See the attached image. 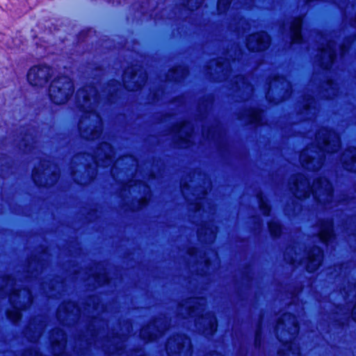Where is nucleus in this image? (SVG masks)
<instances>
[{
	"label": "nucleus",
	"instance_id": "56",
	"mask_svg": "<svg viewBox=\"0 0 356 356\" xmlns=\"http://www.w3.org/2000/svg\"><path fill=\"white\" fill-rule=\"evenodd\" d=\"M202 197H197V200H198V199H202Z\"/></svg>",
	"mask_w": 356,
	"mask_h": 356
},
{
	"label": "nucleus",
	"instance_id": "10",
	"mask_svg": "<svg viewBox=\"0 0 356 356\" xmlns=\"http://www.w3.org/2000/svg\"><path fill=\"white\" fill-rule=\"evenodd\" d=\"M191 340L185 335L173 336L166 344L168 356H191L192 353Z\"/></svg>",
	"mask_w": 356,
	"mask_h": 356
},
{
	"label": "nucleus",
	"instance_id": "55",
	"mask_svg": "<svg viewBox=\"0 0 356 356\" xmlns=\"http://www.w3.org/2000/svg\"><path fill=\"white\" fill-rule=\"evenodd\" d=\"M111 173H112L113 175L114 174V168H112Z\"/></svg>",
	"mask_w": 356,
	"mask_h": 356
},
{
	"label": "nucleus",
	"instance_id": "50",
	"mask_svg": "<svg viewBox=\"0 0 356 356\" xmlns=\"http://www.w3.org/2000/svg\"><path fill=\"white\" fill-rule=\"evenodd\" d=\"M197 210L201 209L200 202H197Z\"/></svg>",
	"mask_w": 356,
	"mask_h": 356
},
{
	"label": "nucleus",
	"instance_id": "26",
	"mask_svg": "<svg viewBox=\"0 0 356 356\" xmlns=\"http://www.w3.org/2000/svg\"><path fill=\"white\" fill-rule=\"evenodd\" d=\"M243 118L249 124L255 125H262L264 124L262 111L257 108H252L245 111Z\"/></svg>",
	"mask_w": 356,
	"mask_h": 356
},
{
	"label": "nucleus",
	"instance_id": "3",
	"mask_svg": "<svg viewBox=\"0 0 356 356\" xmlns=\"http://www.w3.org/2000/svg\"><path fill=\"white\" fill-rule=\"evenodd\" d=\"M315 143V145L304 149L300 155L302 165L313 171L321 168L325 154H334L338 150L340 138L334 131L322 128L316 135Z\"/></svg>",
	"mask_w": 356,
	"mask_h": 356
},
{
	"label": "nucleus",
	"instance_id": "46",
	"mask_svg": "<svg viewBox=\"0 0 356 356\" xmlns=\"http://www.w3.org/2000/svg\"><path fill=\"white\" fill-rule=\"evenodd\" d=\"M203 234L207 235V231L204 232V229H201V230L199 231V236H200V238L202 237Z\"/></svg>",
	"mask_w": 356,
	"mask_h": 356
},
{
	"label": "nucleus",
	"instance_id": "21",
	"mask_svg": "<svg viewBox=\"0 0 356 356\" xmlns=\"http://www.w3.org/2000/svg\"><path fill=\"white\" fill-rule=\"evenodd\" d=\"M215 65V69L213 70L215 73L220 74L218 77L219 81L226 80L230 76L232 64L228 60L212 61L209 68L212 70Z\"/></svg>",
	"mask_w": 356,
	"mask_h": 356
},
{
	"label": "nucleus",
	"instance_id": "45",
	"mask_svg": "<svg viewBox=\"0 0 356 356\" xmlns=\"http://www.w3.org/2000/svg\"><path fill=\"white\" fill-rule=\"evenodd\" d=\"M124 160H131L133 163H135V161L131 157H124V158L122 159L121 160L117 161L115 165H119L121 161H124Z\"/></svg>",
	"mask_w": 356,
	"mask_h": 356
},
{
	"label": "nucleus",
	"instance_id": "51",
	"mask_svg": "<svg viewBox=\"0 0 356 356\" xmlns=\"http://www.w3.org/2000/svg\"><path fill=\"white\" fill-rule=\"evenodd\" d=\"M258 338H259V333L257 332V335H256V342H257Z\"/></svg>",
	"mask_w": 356,
	"mask_h": 356
},
{
	"label": "nucleus",
	"instance_id": "7",
	"mask_svg": "<svg viewBox=\"0 0 356 356\" xmlns=\"http://www.w3.org/2000/svg\"><path fill=\"white\" fill-rule=\"evenodd\" d=\"M3 282L5 285L1 289V293L9 296L10 302L12 305V309L7 312L8 318L16 323L22 317L21 312L32 304L31 293L29 289H17L15 288L16 282L11 277L3 280Z\"/></svg>",
	"mask_w": 356,
	"mask_h": 356
},
{
	"label": "nucleus",
	"instance_id": "9",
	"mask_svg": "<svg viewBox=\"0 0 356 356\" xmlns=\"http://www.w3.org/2000/svg\"><path fill=\"white\" fill-rule=\"evenodd\" d=\"M58 170L56 165L49 160L41 161L40 166L35 168L33 171V179L40 186L53 185L58 179Z\"/></svg>",
	"mask_w": 356,
	"mask_h": 356
},
{
	"label": "nucleus",
	"instance_id": "27",
	"mask_svg": "<svg viewBox=\"0 0 356 356\" xmlns=\"http://www.w3.org/2000/svg\"><path fill=\"white\" fill-rule=\"evenodd\" d=\"M316 102L313 96L308 95L305 97L303 99V111L302 115H311V117H307V119H312L316 115Z\"/></svg>",
	"mask_w": 356,
	"mask_h": 356
},
{
	"label": "nucleus",
	"instance_id": "54",
	"mask_svg": "<svg viewBox=\"0 0 356 356\" xmlns=\"http://www.w3.org/2000/svg\"><path fill=\"white\" fill-rule=\"evenodd\" d=\"M138 356H143L141 353H138Z\"/></svg>",
	"mask_w": 356,
	"mask_h": 356
},
{
	"label": "nucleus",
	"instance_id": "38",
	"mask_svg": "<svg viewBox=\"0 0 356 356\" xmlns=\"http://www.w3.org/2000/svg\"><path fill=\"white\" fill-rule=\"evenodd\" d=\"M95 280L99 284H104L108 283V277L105 272L102 273V278L97 277H95Z\"/></svg>",
	"mask_w": 356,
	"mask_h": 356
},
{
	"label": "nucleus",
	"instance_id": "2",
	"mask_svg": "<svg viewBox=\"0 0 356 356\" xmlns=\"http://www.w3.org/2000/svg\"><path fill=\"white\" fill-rule=\"evenodd\" d=\"M113 149L107 143H102L95 154L75 156L72 164L76 165L78 169L72 170L74 181L81 185L88 184L94 179L97 166L108 167L113 164Z\"/></svg>",
	"mask_w": 356,
	"mask_h": 356
},
{
	"label": "nucleus",
	"instance_id": "33",
	"mask_svg": "<svg viewBox=\"0 0 356 356\" xmlns=\"http://www.w3.org/2000/svg\"><path fill=\"white\" fill-rule=\"evenodd\" d=\"M259 204L261 211L265 216H268L270 211V208L266 200L261 195H258Z\"/></svg>",
	"mask_w": 356,
	"mask_h": 356
},
{
	"label": "nucleus",
	"instance_id": "14",
	"mask_svg": "<svg viewBox=\"0 0 356 356\" xmlns=\"http://www.w3.org/2000/svg\"><path fill=\"white\" fill-rule=\"evenodd\" d=\"M147 80V75L143 72H136L134 68L128 69L124 72L123 82L124 86L129 90H138Z\"/></svg>",
	"mask_w": 356,
	"mask_h": 356
},
{
	"label": "nucleus",
	"instance_id": "52",
	"mask_svg": "<svg viewBox=\"0 0 356 356\" xmlns=\"http://www.w3.org/2000/svg\"><path fill=\"white\" fill-rule=\"evenodd\" d=\"M107 99H108V102H111L112 101L111 97H108Z\"/></svg>",
	"mask_w": 356,
	"mask_h": 356
},
{
	"label": "nucleus",
	"instance_id": "5",
	"mask_svg": "<svg viewBox=\"0 0 356 356\" xmlns=\"http://www.w3.org/2000/svg\"><path fill=\"white\" fill-rule=\"evenodd\" d=\"M206 300L203 298H193L180 305L179 314L183 318H195L198 332L205 336L212 335L217 330V320L211 312H205Z\"/></svg>",
	"mask_w": 356,
	"mask_h": 356
},
{
	"label": "nucleus",
	"instance_id": "15",
	"mask_svg": "<svg viewBox=\"0 0 356 356\" xmlns=\"http://www.w3.org/2000/svg\"><path fill=\"white\" fill-rule=\"evenodd\" d=\"M270 37L265 32L250 35L247 40V47L252 51H263L270 44Z\"/></svg>",
	"mask_w": 356,
	"mask_h": 356
},
{
	"label": "nucleus",
	"instance_id": "24",
	"mask_svg": "<svg viewBox=\"0 0 356 356\" xmlns=\"http://www.w3.org/2000/svg\"><path fill=\"white\" fill-rule=\"evenodd\" d=\"M51 341L54 350L58 347L60 351L63 352L64 350L66 343V335L63 330L60 329L54 330L51 334Z\"/></svg>",
	"mask_w": 356,
	"mask_h": 356
},
{
	"label": "nucleus",
	"instance_id": "18",
	"mask_svg": "<svg viewBox=\"0 0 356 356\" xmlns=\"http://www.w3.org/2000/svg\"><path fill=\"white\" fill-rule=\"evenodd\" d=\"M318 227V240L322 243L328 245L334 238L332 221L331 220L320 221Z\"/></svg>",
	"mask_w": 356,
	"mask_h": 356
},
{
	"label": "nucleus",
	"instance_id": "43",
	"mask_svg": "<svg viewBox=\"0 0 356 356\" xmlns=\"http://www.w3.org/2000/svg\"><path fill=\"white\" fill-rule=\"evenodd\" d=\"M188 190V186L187 184L181 185V193L186 198H188V193H187Z\"/></svg>",
	"mask_w": 356,
	"mask_h": 356
},
{
	"label": "nucleus",
	"instance_id": "49",
	"mask_svg": "<svg viewBox=\"0 0 356 356\" xmlns=\"http://www.w3.org/2000/svg\"><path fill=\"white\" fill-rule=\"evenodd\" d=\"M147 200H146V197L145 198H143V202H142V204H141V207L144 206L145 204H147Z\"/></svg>",
	"mask_w": 356,
	"mask_h": 356
},
{
	"label": "nucleus",
	"instance_id": "28",
	"mask_svg": "<svg viewBox=\"0 0 356 356\" xmlns=\"http://www.w3.org/2000/svg\"><path fill=\"white\" fill-rule=\"evenodd\" d=\"M234 83L235 87L239 91L245 92L247 95H251L253 92V88L250 84L248 79L243 76H237L234 78Z\"/></svg>",
	"mask_w": 356,
	"mask_h": 356
},
{
	"label": "nucleus",
	"instance_id": "47",
	"mask_svg": "<svg viewBox=\"0 0 356 356\" xmlns=\"http://www.w3.org/2000/svg\"><path fill=\"white\" fill-rule=\"evenodd\" d=\"M342 196H343V197L339 201L347 204L348 202H347V199H346V195H343Z\"/></svg>",
	"mask_w": 356,
	"mask_h": 356
},
{
	"label": "nucleus",
	"instance_id": "16",
	"mask_svg": "<svg viewBox=\"0 0 356 356\" xmlns=\"http://www.w3.org/2000/svg\"><path fill=\"white\" fill-rule=\"evenodd\" d=\"M322 259L323 252L321 249L318 247H315L307 252L305 258L300 261L299 263L305 265L307 271L313 272L319 267Z\"/></svg>",
	"mask_w": 356,
	"mask_h": 356
},
{
	"label": "nucleus",
	"instance_id": "1",
	"mask_svg": "<svg viewBox=\"0 0 356 356\" xmlns=\"http://www.w3.org/2000/svg\"><path fill=\"white\" fill-rule=\"evenodd\" d=\"M76 99L82 112L79 124L81 137L92 140L98 138L102 134V122L95 108L102 99V95L98 93L95 87L88 86L77 92Z\"/></svg>",
	"mask_w": 356,
	"mask_h": 356
},
{
	"label": "nucleus",
	"instance_id": "30",
	"mask_svg": "<svg viewBox=\"0 0 356 356\" xmlns=\"http://www.w3.org/2000/svg\"><path fill=\"white\" fill-rule=\"evenodd\" d=\"M269 231L272 236H278L282 233V226L277 220H272L268 222Z\"/></svg>",
	"mask_w": 356,
	"mask_h": 356
},
{
	"label": "nucleus",
	"instance_id": "37",
	"mask_svg": "<svg viewBox=\"0 0 356 356\" xmlns=\"http://www.w3.org/2000/svg\"><path fill=\"white\" fill-rule=\"evenodd\" d=\"M231 3L230 0H218V10L222 13H224L228 8Z\"/></svg>",
	"mask_w": 356,
	"mask_h": 356
},
{
	"label": "nucleus",
	"instance_id": "29",
	"mask_svg": "<svg viewBox=\"0 0 356 356\" xmlns=\"http://www.w3.org/2000/svg\"><path fill=\"white\" fill-rule=\"evenodd\" d=\"M76 312V314L79 313V309L76 307L74 302H68L60 305L58 309V318L60 320L63 319V313L66 314L67 316L72 314Z\"/></svg>",
	"mask_w": 356,
	"mask_h": 356
},
{
	"label": "nucleus",
	"instance_id": "11",
	"mask_svg": "<svg viewBox=\"0 0 356 356\" xmlns=\"http://www.w3.org/2000/svg\"><path fill=\"white\" fill-rule=\"evenodd\" d=\"M321 40L322 42L319 47V65L323 68L329 70L337 57L336 42L323 35H321Z\"/></svg>",
	"mask_w": 356,
	"mask_h": 356
},
{
	"label": "nucleus",
	"instance_id": "12",
	"mask_svg": "<svg viewBox=\"0 0 356 356\" xmlns=\"http://www.w3.org/2000/svg\"><path fill=\"white\" fill-rule=\"evenodd\" d=\"M53 74V70L47 65H37L31 67L27 74L30 84L33 86L42 87Z\"/></svg>",
	"mask_w": 356,
	"mask_h": 356
},
{
	"label": "nucleus",
	"instance_id": "31",
	"mask_svg": "<svg viewBox=\"0 0 356 356\" xmlns=\"http://www.w3.org/2000/svg\"><path fill=\"white\" fill-rule=\"evenodd\" d=\"M342 293L346 300L356 298V282L349 283L347 288L343 289Z\"/></svg>",
	"mask_w": 356,
	"mask_h": 356
},
{
	"label": "nucleus",
	"instance_id": "25",
	"mask_svg": "<svg viewBox=\"0 0 356 356\" xmlns=\"http://www.w3.org/2000/svg\"><path fill=\"white\" fill-rule=\"evenodd\" d=\"M33 132V131L29 129L20 136L19 148L23 149L24 152H29L31 148L35 147L34 144L35 143V140Z\"/></svg>",
	"mask_w": 356,
	"mask_h": 356
},
{
	"label": "nucleus",
	"instance_id": "35",
	"mask_svg": "<svg viewBox=\"0 0 356 356\" xmlns=\"http://www.w3.org/2000/svg\"><path fill=\"white\" fill-rule=\"evenodd\" d=\"M327 86L328 87L329 90H330L331 94H329L326 96V98L331 99L333 97L336 96L337 94V88L334 83H333L332 81H329L327 83Z\"/></svg>",
	"mask_w": 356,
	"mask_h": 356
},
{
	"label": "nucleus",
	"instance_id": "39",
	"mask_svg": "<svg viewBox=\"0 0 356 356\" xmlns=\"http://www.w3.org/2000/svg\"><path fill=\"white\" fill-rule=\"evenodd\" d=\"M23 356H42V355L36 348H32L26 350Z\"/></svg>",
	"mask_w": 356,
	"mask_h": 356
},
{
	"label": "nucleus",
	"instance_id": "19",
	"mask_svg": "<svg viewBox=\"0 0 356 356\" xmlns=\"http://www.w3.org/2000/svg\"><path fill=\"white\" fill-rule=\"evenodd\" d=\"M302 22V18L297 17L284 27V29L288 31L292 43H301L302 41L301 35Z\"/></svg>",
	"mask_w": 356,
	"mask_h": 356
},
{
	"label": "nucleus",
	"instance_id": "41",
	"mask_svg": "<svg viewBox=\"0 0 356 356\" xmlns=\"http://www.w3.org/2000/svg\"><path fill=\"white\" fill-rule=\"evenodd\" d=\"M348 47L346 44H343L342 46L340 47L339 52H340V56L341 58L344 56V54L348 51Z\"/></svg>",
	"mask_w": 356,
	"mask_h": 356
},
{
	"label": "nucleus",
	"instance_id": "32",
	"mask_svg": "<svg viewBox=\"0 0 356 356\" xmlns=\"http://www.w3.org/2000/svg\"><path fill=\"white\" fill-rule=\"evenodd\" d=\"M127 188H129V189H131L133 191H134V188H139L140 189L142 188L143 190V192L145 193H149V186L143 181H139L138 184L136 183V181H129L127 186Z\"/></svg>",
	"mask_w": 356,
	"mask_h": 356
},
{
	"label": "nucleus",
	"instance_id": "44",
	"mask_svg": "<svg viewBox=\"0 0 356 356\" xmlns=\"http://www.w3.org/2000/svg\"><path fill=\"white\" fill-rule=\"evenodd\" d=\"M285 259L291 264H296L298 262V256L296 255V258L289 259L286 256L285 257Z\"/></svg>",
	"mask_w": 356,
	"mask_h": 356
},
{
	"label": "nucleus",
	"instance_id": "23",
	"mask_svg": "<svg viewBox=\"0 0 356 356\" xmlns=\"http://www.w3.org/2000/svg\"><path fill=\"white\" fill-rule=\"evenodd\" d=\"M35 321V320L31 321L26 330V336L30 341L33 342L36 341L40 338L44 327L43 322L40 321L39 323L36 325Z\"/></svg>",
	"mask_w": 356,
	"mask_h": 356
},
{
	"label": "nucleus",
	"instance_id": "40",
	"mask_svg": "<svg viewBox=\"0 0 356 356\" xmlns=\"http://www.w3.org/2000/svg\"><path fill=\"white\" fill-rule=\"evenodd\" d=\"M344 315H345L346 319L348 318L349 316L351 315L353 320L355 321H356V304H355V306L354 307L353 309L351 311V312H350L348 310L346 314H344Z\"/></svg>",
	"mask_w": 356,
	"mask_h": 356
},
{
	"label": "nucleus",
	"instance_id": "8",
	"mask_svg": "<svg viewBox=\"0 0 356 356\" xmlns=\"http://www.w3.org/2000/svg\"><path fill=\"white\" fill-rule=\"evenodd\" d=\"M74 91L72 80L61 76L53 81L49 88V97L57 104L65 103Z\"/></svg>",
	"mask_w": 356,
	"mask_h": 356
},
{
	"label": "nucleus",
	"instance_id": "17",
	"mask_svg": "<svg viewBox=\"0 0 356 356\" xmlns=\"http://www.w3.org/2000/svg\"><path fill=\"white\" fill-rule=\"evenodd\" d=\"M172 132L180 140V143L184 147L189 146L191 140L193 129L188 122H184L181 124H177L173 127Z\"/></svg>",
	"mask_w": 356,
	"mask_h": 356
},
{
	"label": "nucleus",
	"instance_id": "53",
	"mask_svg": "<svg viewBox=\"0 0 356 356\" xmlns=\"http://www.w3.org/2000/svg\"><path fill=\"white\" fill-rule=\"evenodd\" d=\"M116 353L118 355H120V353L119 352V350H116Z\"/></svg>",
	"mask_w": 356,
	"mask_h": 356
},
{
	"label": "nucleus",
	"instance_id": "36",
	"mask_svg": "<svg viewBox=\"0 0 356 356\" xmlns=\"http://www.w3.org/2000/svg\"><path fill=\"white\" fill-rule=\"evenodd\" d=\"M120 87H121L120 83L115 82V81H112V83L108 86L106 90H108V92L109 93H111V96H113L114 94L117 95L118 88H120Z\"/></svg>",
	"mask_w": 356,
	"mask_h": 356
},
{
	"label": "nucleus",
	"instance_id": "13",
	"mask_svg": "<svg viewBox=\"0 0 356 356\" xmlns=\"http://www.w3.org/2000/svg\"><path fill=\"white\" fill-rule=\"evenodd\" d=\"M168 329V321L165 318H159L142 328L140 337L145 340L152 341L162 336Z\"/></svg>",
	"mask_w": 356,
	"mask_h": 356
},
{
	"label": "nucleus",
	"instance_id": "4",
	"mask_svg": "<svg viewBox=\"0 0 356 356\" xmlns=\"http://www.w3.org/2000/svg\"><path fill=\"white\" fill-rule=\"evenodd\" d=\"M292 186L290 189L298 198H305L312 194L314 199L325 209L334 208L337 205L334 200L332 187L325 178L317 179L310 186L309 179L302 175H298L291 178Z\"/></svg>",
	"mask_w": 356,
	"mask_h": 356
},
{
	"label": "nucleus",
	"instance_id": "57",
	"mask_svg": "<svg viewBox=\"0 0 356 356\" xmlns=\"http://www.w3.org/2000/svg\"><path fill=\"white\" fill-rule=\"evenodd\" d=\"M61 356H64V355L62 354V355H61Z\"/></svg>",
	"mask_w": 356,
	"mask_h": 356
},
{
	"label": "nucleus",
	"instance_id": "42",
	"mask_svg": "<svg viewBox=\"0 0 356 356\" xmlns=\"http://www.w3.org/2000/svg\"><path fill=\"white\" fill-rule=\"evenodd\" d=\"M216 228H211L209 229V241H213L216 238Z\"/></svg>",
	"mask_w": 356,
	"mask_h": 356
},
{
	"label": "nucleus",
	"instance_id": "20",
	"mask_svg": "<svg viewBox=\"0 0 356 356\" xmlns=\"http://www.w3.org/2000/svg\"><path fill=\"white\" fill-rule=\"evenodd\" d=\"M274 90H279V93H281L282 90H285V93L288 97L291 93V86L285 77L277 76H275L269 82V88L266 95L267 98H270V92H273Z\"/></svg>",
	"mask_w": 356,
	"mask_h": 356
},
{
	"label": "nucleus",
	"instance_id": "22",
	"mask_svg": "<svg viewBox=\"0 0 356 356\" xmlns=\"http://www.w3.org/2000/svg\"><path fill=\"white\" fill-rule=\"evenodd\" d=\"M345 169L356 172V148L350 147L346 150L340 158Z\"/></svg>",
	"mask_w": 356,
	"mask_h": 356
},
{
	"label": "nucleus",
	"instance_id": "48",
	"mask_svg": "<svg viewBox=\"0 0 356 356\" xmlns=\"http://www.w3.org/2000/svg\"><path fill=\"white\" fill-rule=\"evenodd\" d=\"M207 356H223V355H221V354H220V353H218L215 352V353H213L209 354V355H207Z\"/></svg>",
	"mask_w": 356,
	"mask_h": 356
},
{
	"label": "nucleus",
	"instance_id": "34",
	"mask_svg": "<svg viewBox=\"0 0 356 356\" xmlns=\"http://www.w3.org/2000/svg\"><path fill=\"white\" fill-rule=\"evenodd\" d=\"M203 1L204 0H187V3L185 4V6L189 10H193L200 7Z\"/></svg>",
	"mask_w": 356,
	"mask_h": 356
},
{
	"label": "nucleus",
	"instance_id": "6",
	"mask_svg": "<svg viewBox=\"0 0 356 356\" xmlns=\"http://www.w3.org/2000/svg\"><path fill=\"white\" fill-rule=\"evenodd\" d=\"M298 330L297 318L291 314H284L278 320L276 334L283 345L278 352L279 356H300L299 346L295 343Z\"/></svg>",
	"mask_w": 356,
	"mask_h": 356
}]
</instances>
